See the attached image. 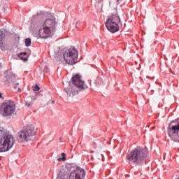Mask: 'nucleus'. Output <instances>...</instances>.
I'll use <instances>...</instances> for the list:
<instances>
[{"instance_id": "1", "label": "nucleus", "mask_w": 179, "mask_h": 179, "mask_svg": "<svg viewBox=\"0 0 179 179\" xmlns=\"http://www.w3.org/2000/svg\"><path fill=\"white\" fill-rule=\"evenodd\" d=\"M148 157V150L142 147H137L135 150L127 155V162L133 167L143 166L146 163L145 160Z\"/></svg>"}, {"instance_id": "2", "label": "nucleus", "mask_w": 179, "mask_h": 179, "mask_svg": "<svg viewBox=\"0 0 179 179\" xmlns=\"http://www.w3.org/2000/svg\"><path fill=\"white\" fill-rule=\"evenodd\" d=\"M148 157V150L142 147H137L135 150L127 155V162L133 167L143 166L146 163L145 160Z\"/></svg>"}, {"instance_id": "3", "label": "nucleus", "mask_w": 179, "mask_h": 179, "mask_svg": "<svg viewBox=\"0 0 179 179\" xmlns=\"http://www.w3.org/2000/svg\"><path fill=\"white\" fill-rule=\"evenodd\" d=\"M71 80L73 85L70 84L67 88L64 89V92L69 97H73V96L79 94V92L87 89V85H86L85 81L80 78V76L78 74L73 76Z\"/></svg>"}, {"instance_id": "4", "label": "nucleus", "mask_w": 179, "mask_h": 179, "mask_svg": "<svg viewBox=\"0 0 179 179\" xmlns=\"http://www.w3.org/2000/svg\"><path fill=\"white\" fill-rule=\"evenodd\" d=\"M56 27L57 22H55V19L46 20L42 27L39 29V37L41 38H48V37H51V35L54 34V30H55Z\"/></svg>"}, {"instance_id": "5", "label": "nucleus", "mask_w": 179, "mask_h": 179, "mask_svg": "<svg viewBox=\"0 0 179 179\" xmlns=\"http://www.w3.org/2000/svg\"><path fill=\"white\" fill-rule=\"evenodd\" d=\"M0 145L3 147L1 149L8 152L15 145V137L9 131L4 129L0 130Z\"/></svg>"}, {"instance_id": "6", "label": "nucleus", "mask_w": 179, "mask_h": 179, "mask_svg": "<svg viewBox=\"0 0 179 179\" xmlns=\"http://www.w3.org/2000/svg\"><path fill=\"white\" fill-rule=\"evenodd\" d=\"M85 177H86L85 169H81L80 167H77L76 170H74L71 173L69 179H85ZM66 178H68V172H66L65 168L61 167L57 179Z\"/></svg>"}, {"instance_id": "7", "label": "nucleus", "mask_w": 179, "mask_h": 179, "mask_svg": "<svg viewBox=\"0 0 179 179\" xmlns=\"http://www.w3.org/2000/svg\"><path fill=\"white\" fill-rule=\"evenodd\" d=\"M36 127L33 124H29L26 129L19 131L17 134L18 142H29L32 141L33 136L36 135Z\"/></svg>"}, {"instance_id": "8", "label": "nucleus", "mask_w": 179, "mask_h": 179, "mask_svg": "<svg viewBox=\"0 0 179 179\" xmlns=\"http://www.w3.org/2000/svg\"><path fill=\"white\" fill-rule=\"evenodd\" d=\"M15 111H16V106L15 102L12 101H6L0 107V114L3 117L12 115V114H15Z\"/></svg>"}, {"instance_id": "9", "label": "nucleus", "mask_w": 179, "mask_h": 179, "mask_svg": "<svg viewBox=\"0 0 179 179\" xmlns=\"http://www.w3.org/2000/svg\"><path fill=\"white\" fill-rule=\"evenodd\" d=\"M78 52L75 47H71L63 55L64 59L69 65H73L78 62Z\"/></svg>"}, {"instance_id": "10", "label": "nucleus", "mask_w": 179, "mask_h": 179, "mask_svg": "<svg viewBox=\"0 0 179 179\" xmlns=\"http://www.w3.org/2000/svg\"><path fill=\"white\" fill-rule=\"evenodd\" d=\"M106 26L111 33H116L120 30V27H118V22H114L111 20H107L106 22Z\"/></svg>"}, {"instance_id": "11", "label": "nucleus", "mask_w": 179, "mask_h": 179, "mask_svg": "<svg viewBox=\"0 0 179 179\" xmlns=\"http://www.w3.org/2000/svg\"><path fill=\"white\" fill-rule=\"evenodd\" d=\"M168 134L171 139L174 142H179V129L177 131L173 130V127L168 129Z\"/></svg>"}, {"instance_id": "12", "label": "nucleus", "mask_w": 179, "mask_h": 179, "mask_svg": "<svg viewBox=\"0 0 179 179\" xmlns=\"http://www.w3.org/2000/svg\"><path fill=\"white\" fill-rule=\"evenodd\" d=\"M3 38H5V34L3 30L0 29V48L1 50H5V44H3Z\"/></svg>"}, {"instance_id": "13", "label": "nucleus", "mask_w": 179, "mask_h": 179, "mask_svg": "<svg viewBox=\"0 0 179 179\" xmlns=\"http://www.w3.org/2000/svg\"><path fill=\"white\" fill-rule=\"evenodd\" d=\"M108 20H112L115 23H120L121 22V19H120V16H118V13L112 14L111 17L108 19Z\"/></svg>"}, {"instance_id": "14", "label": "nucleus", "mask_w": 179, "mask_h": 179, "mask_svg": "<svg viewBox=\"0 0 179 179\" xmlns=\"http://www.w3.org/2000/svg\"><path fill=\"white\" fill-rule=\"evenodd\" d=\"M25 106L30 107V106L33 104V98H31V96L27 97L25 100Z\"/></svg>"}, {"instance_id": "15", "label": "nucleus", "mask_w": 179, "mask_h": 179, "mask_svg": "<svg viewBox=\"0 0 179 179\" xmlns=\"http://www.w3.org/2000/svg\"><path fill=\"white\" fill-rule=\"evenodd\" d=\"M25 45L26 47H30L31 45V39L30 38L25 39Z\"/></svg>"}, {"instance_id": "16", "label": "nucleus", "mask_w": 179, "mask_h": 179, "mask_svg": "<svg viewBox=\"0 0 179 179\" xmlns=\"http://www.w3.org/2000/svg\"><path fill=\"white\" fill-rule=\"evenodd\" d=\"M172 127H173L172 131L176 132V131H178V129H179V124H178L177 125H175V126H172Z\"/></svg>"}, {"instance_id": "17", "label": "nucleus", "mask_w": 179, "mask_h": 179, "mask_svg": "<svg viewBox=\"0 0 179 179\" xmlns=\"http://www.w3.org/2000/svg\"><path fill=\"white\" fill-rule=\"evenodd\" d=\"M40 90V86L38 85H36L34 87V92H38Z\"/></svg>"}, {"instance_id": "18", "label": "nucleus", "mask_w": 179, "mask_h": 179, "mask_svg": "<svg viewBox=\"0 0 179 179\" xmlns=\"http://www.w3.org/2000/svg\"><path fill=\"white\" fill-rule=\"evenodd\" d=\"M18 57H19V58H20L21 59H22V61H23L24 62H26V61H27V60L29 59L28 57H23L20 56V55H18Z\"/></svg>"}, {"instance_id": "19", "label": "nucleus", "mask_w": 179, "mask_h": 179, "mask_svg": "<svg viewBox=\"0 0 179 179\" xmlns=\"http://www.w3.org/2000/svg\"><path fill=\"white\" fill-rule=\"evenodd\" d=\"M13 86L14 89H17V87H19V83H13Z\"/></svg>"}, {"instance_id": "20", "label": "nucleus", "mask_w": 179, "mask_h": 179, "mask_svg": "<svg viewBox=\"0 0 179 179\" xmlns=\"http://www.w3.org/2000/svg\"><path fill=\"white\" fill-rule=\"evenodd\" d=\"M57 160L59 162H65V160H66V157L58 158Z\"/></svg>"}, {"instance_id": "21", "label": "nucleus", "mask_w": 179, "mask_h": 179, "mask_svg": "<svg viewBox=\"0 0 179 179\" xmlns=\"http://www.w3.org/2000/svg\"><path fill=\"white\" fill-rule=\"evenodd\" d=\"M20 57H21V55H27V52H21V53H20Z\"/></svg>"}, {"instance_id": "22", "label": "nucleus", "mask_w": 179, "mask_h": 179, "mask_svg": "<svg viewBox=\"0 0 179 179\" xmlns=\"http://www.w3.org/2000/svg\"><path fill=\"white\" fill-rule=\"evenodd\" d=\"M61 156H62V157H66L65 156H66V154H65V152H62V153L61 154Z\"/></svg>"}, {"instance_id": "23", "label": "nucleus", "mask_w": 179, "mask_h": 179, "mask_svg": "<svg viewBox=\"0 0 179 179\" xmlns=\"http://www.w3.org/2000/svg\"><path fill=\"white\" fill-rule=\"evenodd\" d=\"M31 99H32V101L33 100H37V97L36 96H31Z\"/></svg>"}, {"instance_id": "24", "label": "nucleus", "mask_w": 179, "mask_h": 179, "mask_svg": "<svg viewBox=\"0 0 179 179\" xmlns=\"http://www.w3.org/2000/svg\"><path fill=\"white\" fill-rule=\"evenodd\" d=\"M78 24H80V21H77L76 25L78 26Z\"/></svg>"}, {"instance_id": "25", "label": "nucleus", "mask_w": 179, "mask_h": 179, "mask_svg": "<svg viewBox=\"0 0 179 179\" xmlns=\"http://www.w3.org/2000/svg\"><path fill=\"white\" fill-rule=\"evenodd\" d=\"M17 90H18V92H22V89H20V87H18Z\"/></svg>"}, {"instance_id": "26", "label": "nucleus", "mask_w": 179, "mask_h": 179, "mask_svg": "<svg viewBox=\"0 0 179 179\" xmlns=\"http://www.w3.org/2000/svg\"><path fill=\"white\" fill-rule=\"evenodd\" d=\"M3 94L0 92V99H2Z\"/></svg>"}, {"instance_id": "27", "label": "nucleus", "mask_w": 179, "mask_h": 179, "mask_svg": "<svg viewBox=\"0 0 179 179\" xmlns=\"http://www.w3.org/2000/svg\"><path fill=\"white\" fill-rule=\"evenodd\" d=\"M91 153H94V151H91Z\"/></svg>"}, {"instance_id": "28", "label": "nucleus", "mask_w": 179, "mask_h": 179, "mask_svg": "<svg viewBox=\"0 0 179 179\" xmlns=\"http://www.w3.org/2000/svg\"><path fill=\"white\" fill-rule=\"evenodd\" d=\"M77 27H78V25H76V28L77 29Z\"/></svg>"}, {"instance_id": "29", "label": "nucleus", "mask_w": 179, "mask_h": 179, "mask_svg": "<svg viewBox=\"0 0 179 179\" xmlns=\"http://www.w3.org/2000/svg\"><path fill=\"white\" fill-rule=\"evenodd\" d=\"M52 104H54V101H52Z\"/></svg>"}, {"instance_id": "30", "label": "nucleus", "mask_w": 179, "mask_h": 179, "mask_svg": "<svg viewBox=\"0 0 179 179\" xmlns=\"http://www.w3.org/2000/svg\"><path fill=\"white\" fill-rule=\"evenodd\" d=\"M3 9H4V10H5V7H3Z\"/></svg>"}, {"instance_id": "31", "label": "nucleus", "mask_w": 179, "mask_h": 179, "mask_svg": "<svg viewBox=\"0 0 179 179\" xmlns=\"http://www.w3.org/2000/svg\"><path fill=\"white\" fill-rule=\"evenodd\" d=\"M118 1H120V0H117V2H118Z\"/></svg>"}]
</instances>
